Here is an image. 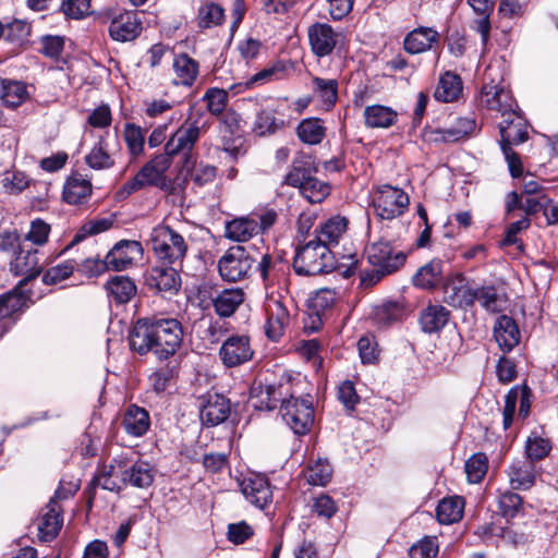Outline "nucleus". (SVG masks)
<instances>
[{
  "mask_svg": "<svg viewBox=\"0 0 558 558\" xmlns=\"http://www.w3.org/2000/svg\"><path fill=\"white\" fill-rule=\"evenodd\" d=\"M128 339L133 352L140 355L153 352L158 360L163 361L180 349L183 328L175 318H138L130 329Z\"/></svg>",
  "mask_w": 558,
  "mask_h": 558,
  "instance_id": "1",
  "label": "nucleus"
},
{
  "mask_svg": "<svg viewBox=\"0 0 558 558\" xmlns=\"http://www.w3.org/2000/svg\"><path fill=\"white\" fill-rule=\"evenodd\" d=\"M208 125V121L204 119L202 113L197 117H187L168 138L162 154L167 155L169 160L175 156H181V171H190L195 166L197 157L194 151L195 145L201 135L206 132Z\"/></svg>",
  "mask_w": 558,
  "mask_h": 558,
  "instance_id": "2",
  "label": "nucleus"
},
{
  "mask_svg": "<svg viewBox=\"0 0 558 558\" xmlns=\"http://www.w3.org/2000/svg\"><path fill=\"white\" fill-rule=\"evenodd\" d=\"M365 254L372 269H364L360 274V284L369 288L379 282L385 276L397 271L405 263V254L395 253L387 240H378L365 248Z\"/></svg>",
  "mask_w": 558,
  "mask_h": 558,
  "instance_id": "3",
  "label": "nucleus"
},
{
  "mask_svg": "<svg viewBox=\"0 0 558 558\" xmlns=\"http://www.w3.org/2000/svg\"><path fill=\"white\" fill-rule=\"evenodd\" d=\"M171 166V160L167 155L158 154L148 160L137 173L128 180L117 192L119 198L124 199L133 193L155 186L167 193H174V186L166 172Z\"/></svg>",
  "mask_w": 558,
  "mask_h": 558,
  "instance_id": "4",
  "label": "nucleus"
},
{
  "mask_svg": "<svg viewBox=\"0 0 558 558\" xmlns=\"http://www.w3.org/2000/svg\"><path fill=\"white\" fill-rule=\"evenodd\" d=\"M500 148L508 163L512 178H519L523 173V165L520 156L512 149L513 145H519L527 141V122L522 114L515 110L506 116L499 123Z\"/></svg>",
  "mask_w": 558,
  "mask_h": 558,
  "instance_id": "5",
  "label": "nucleus"
},
{
  "mask_svg": "<svg viewBox=\"0 0 558 558\" xmlns=\"http://www.w3.org/2000/svg\"><path fill=\"white\" fill-rule=\"evenodd\" d=\"M336 268L331 248L318 241L311 240L296 250L293 269L300 276H317L328 274Z\"/></svg>",
  "mask_w": 558,
  "mask_h": 558,
  "instance_id": "6",
  "label": "nucleus"
},
{
  "mask_svg": "<svg viewBox=\"0 0 558 558\" xmlns=\"http://www.w3.org/2000/svg\"><path fill=\"white\" fill-rule=\"evenodd\" d=\"M150 243L159 263L181 267L187 253V243L182 234L169 226L159 225L150 233Z\"/></svg>",
  "mask_w": 558,
  "mask_h": 558,
  "instance_id": "7",
  "label": "nucleus"
},
{
  "mask_svg": "<svg viewBox=\"0 0 558 558\" xmlns=\"http://www.w3.org/2000/svg\"><path fill=\"white\" fill-rule=\"evenodd\" d=\"M255 262V257L247 247L234 245L228 248L218 260V270L225 281L238 282L248 277Z\"/></svg>",
  "mask_w": 558,
  "mask_h": 558,
  "instance_id": "8",
  "label": "nucleus"
},
{
  "mask_svg": "<svg viewBox=\"0 0 558 558\" xmlns=\"http://www.w3.org/2000/svg\"><path fill=\"white\" fill-rule=\"evenodd\" d=\"M74 494L75 486H72L66 494H63V488L60 487L56 490L54 496L49 502L40 510L37 521L38 537L40 541L50 542L59 534L63 524L62 508L59 501L68 499Z\"/></svg>",
  "mask_w": 558,
  "mask_h": 558,
  "instance_id": "9",
  "label": "nucleus"
},
{
  "mask_svg": "<svg viewBox=\"0 0 558 558\" xmlns=\"http://www.w3.org/2000/svg\"><path fill=\"white\" fill-rule=\"evenodd\" d=\"M256 271L259 275L266 295H272L276 289L287 284L290 266L280 256L266 253L262 255L257 263Z\"/></svg>",
  "mask_w": 558,
  "mask_h": 558,
  "instance_id": "10",
  "label": "nucleus"
},
{
  "mask_svg": "<svg viewBox=\"0 0 558 558\" xmlns=\"http://www.w3.org/2000/svg\"><path fill=\"white\" fill-rule=\"evenodd\" d=\"M373 204L381 219L391 220L405 213L410 198L403 190L385 184L377 189Z\"/></svg>",
  "mask_w": 558,
  "mask_h": 558,
  "instance_id": "11",
  "label": "nucleus"
},
{
  "mask_svg": "<svg viewBox=\"0 0 558 558\" xmlns=\"http://www.w3.org/2000/svg\"><path fill=\"white\" fill-rule=\"evenodd\" d=\"M282 418L298 435H305L314 423V409L310 398H290L280 407Z\"/></svg>",
  "mask_w": 558,
  "mask_h": 558,
  "instance_id": "12",
  "label": "nucleus"
},
{
  "mask_svg": "<svg viewBox=\"0 0 558 558\" xmlns=\"http://www.w3.org/2000/svg\"><path fill=\"white\" fill-rule=\"evenodd\" d=\"M124 457H118L111 460L109 464L100 466L95 474L89 486L85 489L87 495V507L92 508L95 498V490L97 486L110 492H118L125 486L124 470Z\"/></svg>",
  "mask_w": 558,
  "mask_h": 558,
  "instance_id": "13",
  "label": "nucleus"
},
{
  "mask_svg": "<svg viewBox=\"0 0 558 558\" xmlns=\"http://www.w3.org/2000/svg\"><path fill=\"white\" fill-rule=\"evenodd\" d=\"M218 355L221 363L228 368L250 362L254 356L250 337L239 333L227 337L221 343Z\"/></svg>",
  "mask_w": 558,
  "mask_h": 558,
  "instance_id": "14",
  "label": "nucleus"
},
{
  "mask_svg": "<svg viewBox=\"0 0 558 558\" xmlns=\"http://www.w3.org/2000/svg\"><path fill=\"white\" fill-rule=\"evenodd\" d=\"M476 128V122L471 117L457 119L456 124L448 128H429L422 130V140L427 144L456 143L468 137Z\"/></svg>",
  "mask_w": 558,
  "mask_h": 558,
  "instance_id": "15",
  "label": "nucleus"
},
{
  "mask_svg": "<svg viewBox=\"0 0 558 558\" xmlns=\"http://www.w3.org/2000/svg\"><path fill=\"white\" fill-rule=\"evenodd\" d=\"M475 288L468 284L462 272H451L446 276L442 292L444 301L456 308L466 310L475 303Z\"/></svg>",
  "mask_w": 558,
  "mask_h": 558,
  "instance_id": "16",
  "label": "nucleus"
},
{
  "mask_svg": "<svg viewBox=\"0 0 558 558\" xmlns=\"http://www.w3.org/2000/svg\"><path fill=\"white\" fill-rule=\"evenodd\" d=\"M311 50L317 58L330 56L338 46L341 34L327 23L316 22L307 28Z\"/></svg>",
  "mask_w": 558,
  "mask_h": 558,
  "instance_id": "17",
  "label": "nucleus"
},
{
  "mask_svg": "<svg viewBox=\"0 0 558 558\" xmlns=\"http://www.w3.org/2000/svg\"><path fill=\"white\" fill-rule=\"evenodd\" d=\"M178 265H156L146 274L145 282L148 289L160 293L175 294L181 287Z\"/></svg>",
  "mask_w": 558,
  "mask_h": 558,
  "instance_id": "18",
  "label": "nucleus"
},
{
  "mask_svg": "<svg viewBox=\"0 0 558 558\" xmlns=\"http://www.w3.org/2000/svg\"><path fill=\"white\" fill-rule=\"evenodd\" d=\"M481 105L497 111L501 118L518 110V105L509 90L496 84H484L480 96Z\"/></svg>",
  "mask_w": 558,
  "mask_h": 558,
  "instance_id": "19",
  "label": "nucleus"
},
{
  "mask_svg": "<svg viewBox=\"0 0 558 558\" xmlns=\"http://www.w3.org/2000/svg\"><path fill=\"white\" fill-rule=\"evenodd\" d=\"M518 401L520 402L518 415L525 418L532 404V390L526 385L514 386L507 392L502 410L504 429L512 425Z\"/></svg>",
  "mask_w": 558,
  "mask_h": 558,
  "instance_id": "20",
  "label": "nucleus"
},
{
  "mask_svg": "<svg viewBox=\"0 0 558 558\" xmlns=\"http://www.w3.org/2000/svg\"><path fill=\"white\" fill-rule=\"evenodd\" d=\"M240 486L245 499L259 509L272 501V489L265 475L251 474L243 478Z\"/></svg>",
  "mask_w": 558,
  "mask_h": 558,
  "instance_id": "21",
  "label": "nucleus"
},
{
  "mask_svg": "<svg viewBox=\"0 0 558 558\" xmlns=\"http://www.w3.org/2000/svg\"><path fill=\"white\" fill-rule=\"evenodd\" d=\"M143 255V247L138 241L121 240L108 253L107 264L116 271L132 266Z\"/></svg>",
  "mask_w": 558,
  "mask_h": 558,
  "instance_id": "22",
  "label": "nucleus"
},
{
  "mask_svg": "<svg viewBox=\"0 0 558 558\" xmlns=\"http://www.w3.org/2000/svg\"><path fill=\"white\" fill-rule=\"evenodd\" d=\"M231 413V403L228 398L219 393H207L203 398L199 415L203 424L216 426L223 423Z\"/></svg>",
  "mask_w": 558,
  "mask_h": 558,
  "instance_id": "23",
  "label": "nucleus"
},
{
  "mask_svg": "<svg viewBox=\"0 0 558 558\" xmlns=\"http://www.w3.org/2000/svg\"><path fill=\"white\" fill-rule=\"evenodd\" d=\"M266 302L267 324L266 335L271 340H278L290 323V314L281 298L269 294Z\"/></svg>",
  "mask_w": 558,
  "mask_h": 558,
  "instance_id": "24",
  "label": "nucleus"
},
{
  "mask_svg": "<svg viewBox=\"0 0 558 558\" xmlns=\"http://www.w3.org/2000/svg\"><path fill=\"white\" fill-rule=\"evenodd\" d=\"M291 68L290 61L277 60L251 76L246 82L232 85L230 89L240 93L256 85L262 86L274 81L284 80L289 75Z\"/></svg>",
  "mask_w": 558,
  "mask_h": 558,
  "instance_id": "25",
  "label": "nucleus"
},
{
  "mask_svg": "<svg viewBox=\"0 0 558 558\" xmlns=\"http://www.w3.org/2000/svg\"><path fill=\"white\" fill-rule=\"evenodd\" d=\"M109 35L116 41H131L140 36L142 21L137 12L128 11L111 20Z\"/></svg>",
  "mask_w": 558,
  "mask_h": 558,
  "instance_id": "26",
  "label": "nucleus"
},
{
  "mask_svg": "<svg viewBox=\"0 0 558 558\" xmlns=\"http://www.w3.org/2000/svg\"><path fill=\"white\" fill-rule=\"evenodd\" d=\"M122 468H124L121 472L124 473L123 480H125V486L130 485L137 488H147L154 482L156 471L147 461L141 459L132 461L124 457Z\"/></svg>",
  "mask_w": 558,
  "mask_h": 558,
  "instance_id": "27",
  "label": "nucleus"
},
{
  "mask_svg": "<svg viewBox=\"0 0 558 558\" xmlns=\"http://www.w3.org/2000/svg\"><path fill=\"white\" fill-rule=\"evenodd\" d=\"M10 270L16 276L24 277L20 284L37 278L41 271L38 251L36 248L24 250L20 247L15 257L10 263Z\"/></svg>",
  "mask_w": 558,
  "mask_h": 558,
  "instance_id": "28",
  "label": "nucleus"
},
{
  "mask_svg": "<svg viewBox=\"0 0 558 558\" xmlns=\"http://www.w3.org/2000/svg\"><path fill=\"white\" fill-rule=\"evenodd\" d=\"M440 43V34L432 27H417L404 38V50L411 54L422 53L435 49Z\"/></svg>",
  "mask_w": 558,
  "mask_h": 558,
  "instance_id": "29",
  "label": "nucleus"
},
{
  "mask_svg": "<svg viewBox=\"0 0 558 558\" xmlns=\"http://www.w3.org/2000/svg\"><path fill=\"white\" fill-rule=\"evenodd\" d=\"M349 220L340 215L332 216L322 222L314 231L315 240L328 248L337 245L348 231Z\"/></svg>",
  "mask_w": 558,
  "mask_h": 558,
  "instance_id": "30",
  "label": "nucleus"
},
{
  "mask_svg": "<svg viewBox=\"0 0 558 558\" xmlns=\"http://www.w3.org/2000/svg\"><path fill=\"white\" fill-rule=\"evenodd\" d=\"M444 262L434 258L417 269L412 278L415 287L424 290H435L439 286L444 287L446 276H444Z\"/></svg>",
  "mask_w": 558,
  "mask_h": 558,
  "instance_id": "31",
  "label": "nucleus"
},
{
  "mask_svg": "<svg viewBox=\"0 0 558 558\" xmlns=\"http://www.w3.org/2000/svg\"><path fill=\"white\" fill-rule=\"evenodd\" d=\"M494 338L499 349L506 354L520 342V330L513 318L501 315L494 326Z\"/></svg>",
  "mask_w": 558,
  "mask_h": 558,
  "instance_id": "32",
  "label": "nucleus"
},
{
  "mask_svg": "<svg viewBox=\"0 0 558 558\" xmlns=\"http://www.w3.org/2000/svg\"><path fill=\"white\" fill-rule=\"evenodd\" d=\"M172 70L174 85L191 87L198 77L199 63L187 53L182 52L173 56Z\"/></svg>",
  "mask_w": 558,
  "mask_h": 558,
  "instance_id": "33",
  "label": "nucleus"
},
{
  "mask_svg": "<svg viewBox=\"0 0 558 558\" xmlns=\"http://www.w3.org/2000/svg\"><path fill=\"white\" fill-rule=\"evenodd\" d=\"M93 193L90 180L81 173L70 175L63 186V199L71 205H81L88 202Z\"/></svg>",
  "mask_w": 558,
  "mask_h": 558,
  "instance_id": "34",
  "label": "nucleus"
},
{
  "mask_svg": "<svg viewBox=\"0 0 558 558\" xmlns=\"http://www.w3.org/2000/svg\"><path fill=\"white\" fill-rule=\"evenodd\" d=\"M317 169L312 156L306 154H299L294 157L290 171L284 178V183L293 187H302L305 182L310 181Z\"/></svg>",
  "mask_w": 558,
  "mask_h": 558,
  "instance_id": "35",
  "label": "nucleus"
},
{
  "mask_svg": "<svg viewBox=\"0 0 558 558\" xmlns=\"http://www.w3.org/2000/svg\"><path fill=\"white\" fill-rule=\"evenodd\" d=\"M245 300V293L240 288L223 289L211 296L215 313L221 318L231 317Z\"/></svg>",
  "mask_w": 558,
  "mask_h": 558,
  "instance_id": "36",
  "label": "nucleus"
},
{
  "mask_svg": "<svg viewBox=\"0 0 558 558\" xmlns=\"http://www.w3.org/2000/svg\"><path fill=\"white\" fill-rule=\"evenodd\" d=\"M507 474L513 489L526 490L535 484L537 472L532 461L517 460L508 468Z\"/></svg>",
  "mask_w": 558,
  "mask_h": 558,
  "instance_id": "37",
  "label": "nucleus"
},
{
  "mask_svg": "<svg viewBox=\"0 0 558 558\" xmlns=\"http://www.w3.org/2000/svg\"><path fill=\"white\" fill-rule=\"evenodd\" d=\"M411 312V308L404 301H387L376 307L374 320L378 326L389 327L396 323L403 322Z\"/></svg>",
  "mask_w": 558,
  "mask_h": 558,
  "instance_id": "38",
  "label": "nucleus"
},
{
  "mask_svg": "<svg viewBox=\"0 0 558 558\" xmlns=\"http://www.w3.org/2000/svg\"><path fill=\"white\" fill-rule=\"evenodd\" d=\"M107 295L116 304L129 303L137 292L135 282L128 276L117 275L105 284Z\"/></svg>",
  "mask_w": 558,
  "mask_h": 558,
  "instance_id": "39",
  "label": "nucleus"
},
{
  "mask_svg": "<svg viewBox=\"0 0 558 558\" xmlns=\"http://www.w3.org/2000/svg\"><path fill=\"white\" fill-rule=\"evenodd\" d=\"M450 311L440 304H429L420 314V326L425 333L439 332L448 324Z\"/></svg>",
  "mask_w": 558,
  "mask_h": 558,
  "instance_id": "40",
  "label": "nucleus"
},
{
  "mask_svg": "<svg viewBox=\"0 0 558 558\" xmlns=\"http://www.w3.org/2000/svg\"><path fill=\"white\" fill-rule=\"evenodd\" d=\"M122 425L126 434L134 437L144 436L150 426L149 413L144 408L131 404L124 412Z\"/></svg>",
  "mask_w": 558,
  "mask_h": 558,
  "instance_id": "41",
  "label": "nucleus"
},
{
  "mask_svg": "<svg viewBox=\"0 0 558 558\" xmlns=\"http://www.w3.org/2000/svg\"><path fill=\"white\" fill-rule=\"evenodd\" d=\"M363 118L367 129H388L397 123L398 113L384 105H371L365 107Z\"/></svg>",
  "mask_w": 558,
  "mask_h": 558,
  "instance_id": "42",
  "label": "nucleus"
},
{
  "mask_svg": "<svg viewBox=\"0 0 558 558\" xmlns=\"http://www.w3.org/2000/svg\"><path fill=\"white\" fill-rule=\"evenodd\" d=\"M462 90L463 83L461 77L451 71H447L439 77L434 92V98L440 102H451L459 99Z\"/></svg>",
  "mask_w": 558,
  "mask_h": 558,
  "instance_id": "43",
  "label": "nucleus"
},
{
  "mask_svg": "<svg viewBox=\"0 0 558 558\" xmlns=\"http://www.w3.org/2000/svg\"><path fill=\"white\" fill-rule=\"evenodd\" d=\"M259 231L260 227L256 219L242 217L227 222L225 234L230 240L245 242L258 234Z\"/></svg>",
  "mask_w": 558,
  "mask_h": 558,
  "instance_id": "44",
  "label": "nucleus"
},
{
  "mask_svg": "<svg viewBox=\"0 0 558 558\" xmlns=\"http://www.w3.org/2000/svg\"><path fill=\"white\" fill-rule=\"evenodd\" d=\"M326 126L324 120L319 118L303 119L298 128V138L306 145H318L326 137Z\"/></svg>",
  "mask_w": 558,
  "mask_h": 558,
  "instance_id": "45",
  "label": "nucleus"
},
{
  "mask_svg": "<svg viewBox=\"0 0 558 558\" xmlns=\"http://www.w3.org/2000/svg\"><path fill=\"white\" fill-rule=\"evenodd\" d=\"M338 81L335 78H323L314 76L312 78V90L322 101L325 110H330L338 100Z\"/></svg>",
  "mask_w": 558,
  "mask_h": 558,
  "instance_id": "46",
  "label": "nucleus"
},
{
  "mask_svg": "<svg viewBox=\"0 0 558 558\" xmlns=\"http://www.w3.org/2000/svg\"><path fill=\"white\" fill-rule=\"evenodd\" d=\"M464 510V500L459 496L444 498L436 508V518L441 524L458 522Z\"/></svg>",
  "mask_w": 558,
  "mask_h": 558,
  "instance_id": "47",
  "label": "nucleus"
},
{
  "mask_svg": "<svg viewBox=\"0 0 558 558\" xmlns=\"http://www.w3.org/2000/svg\"><path fill=\"white\" fill-rule=\"evenodd\" d=\"M225 17V9L220 4L206 1L197 10L196 24L203 29L213 28L222 25Z\"/></svg>",
  "mask_w": 558,
  "mask_h": 558,
  "instance_id": "48",
  "label": "nucleus"
},
{
  "mask_svg": "<svg viewBox=\"0 0 558 558\" xmlns=\"http://www.w3.org/2000/svg\"><path fill=\"white\" fill-rule=\"evenodd\" d=\"M475 301L490 313H499L504 310L507 302L506 295L500 293L495 286H483L475 288Z\"/></svg>",
  "mask_w": 558,
  "mask_h": 558,
  "instance_id": "49",
  "label": "nucleus"
},
{
  "mask_svg": "<svg viewBox=\"0 0 558 558\" xmlns=\"http://www.w3.org/2000/svg\"><path fill=\"white\" fill-rule=\"evenodd\" d=\"M28 97L26 85L22 82L3 80L0 82V98L9 108H16Z\"/></svg>",
  "mask_w": 558,
  "mask_h": 558,
  "instance_id": "50",
  "label": "nucleus"
},
{
  "mask_svg": "<svg viewBox=\"0 0 558 558\" xmlns=\"http://www.w3.org/2000/svg\"><path fill=\"white\" fill-rule=\"evenodd\" d=\"M107 143L104 137L93 146L90 151L85 156L86 165L94 170H107L114 166V159L109 154Z\"/></svg>",
  "mask_w": 558,
  "mask_h": 558,
  "instance_id": "51",
  "label": "nucleus"
},
{
  "mask_svg": "<svg viewBox=\"0 0 558 558\" xmlns=\"http://www.w3.org/2000/svg\"><path fill=\"white\" fill-rule=\"evenodd\" d=\"M123 138L129 154L132 158H137L144 153L145 130L135 123L124 125Z\"/></svg>",
  "mask_w": 558,
  "mask_h": 558,
  "instance_id": "52",
  "label": "nucleus"
},
{
  "mask_svg": "<svg viewBox=\"0 0 558 558\" xmlns=\"http://www.w3.org/2000/svg\"><path fill=\"white\" fill-rule=\"evenodd\" d=\"M259 391L258 398L259 402L255 404L256 408L260 410L271 411L278 407L279 403L282 404V393L280 391V386L276 385H263L259 383L256 387H254V391Z\"/></svg>",
  "mask_w": 558,
  "mask_h": 558,
  "instance_id": "53",
  "label": "nucleus"
},
{
  "mask_svg": "<svg viewBox=\"0 0 558 558\" xmlns=\"http://www.w3.org/2000/svg\"><path fill=\"white\" fill-rule=\"evenodd\" d=\"M26 307V298L22 293L9 292L0 296V322L12 318Z\"/></svg>",
  "mask_w": 558,
  "mask_h": 558,
  "instance_id": "54",
  "label": "nucleus"
},
{
  "mask_svg": "<svg viewBox=\"0 0 558 558\" xmlns=\"http://www.w3.org/2000/svg\"><path fill=\"white\" fill-rule=\"evenodd\" d=\"M299 190L310 203L316 204L322 203L330 194L331 187L314 175Z\"/></svg>",
  "mask_w": 558,
  "mask_h": 558,
  "instance_id": "55",
  "label": "nucleus"
},
{
  "mask_svg": "<svg viewBox=\"0 0 558 558\" xmlns=\"http://www.w3.org/2000/svg\"><path fill=\"white\" fill-rule=\"evenodd\" d=\"M464 469L470 483H480L488 470L487 456L483 452L474 453L466 460Z\"/></svg>",
  "mask_w": 558,
  "mask_h": 558,
  "instance_id": "56",
  "label": "nucleus"
},
{
  "mask_svg": "<svg viewBox=\"0 0 558 558\" xmlns=\"http://www.w3.org/2000/svg\"><path fill=\"white\" fill-rule=\"evenodd\" d=\"M332 466L327 460L318 459L305 472L306 481L312 485L325 486L331 478Z\"/></svg>",
  "mask_w": 558,
  "mask_h": 558,
  "instance_id": "57",
  "label": "nucleus"
},
{
  "mask_svg": "<svg viewBox=\"0 0 558 558\" xmlns=\"http://www.w3.org/2000/svg\"><path fill=\"white\" fill-rule=\"evenodd\" d=\"M283 126V121L275 117L272 109H262L257 112L254 131L258 135L272 134Z\"/></svg>",
  "mask_w": 558,
  "mask_h": 558,
  "instance_id": "58",
  "label": "nucleus"
},
{
  "mask_svg": "<svg viewBox=\"0 0 558 558\" xmlns=\"http://www.w3.org/2000/svg\"><path fill=\"white\" fill-rule=\"evenodd\" d=\"M76 265L77 262L69 259L49 267L43 275V282L45 284H56L68 279L74 272Z\"/></svg>",
  "mask_w": 558,
  "mask_h": 558,
  "instance_id": "59",
  "label": "nucleus"
},
{
  "mask_svg": "<svg viewBox=\"0 0 558 558\" xmlns=\"http://www.w3.org/2000/svg\"><path fill=\"white\" fill-rule=\"evenodd\" d=\"M111 226L112 222L108 219H98L86 222L82 226L72 241L62 250L61 253L69 251L71 247L83 241L88 235H95L107 231Z\"/></svg>",
  "mask_w": 558,
  "mask_h": 558,
  "instance_id": "60",
  "label": "nucleus"
},
{
  "mask_svg": "<svg viewBox=\"0 0 558 558\" xmlns=\"http://www.w3.org/2000/svg\"><path fill=\"white\" fill-rule=\"evenodd\" d=\"M498 508L502 517L514 518L522 511L523 499L517 493L510 490L504 492L499 495Z\"/></svg>",
  "mask_w": 558,
  "mask_h": 558,
  "instance_id": "61",
  "label": "nucleus"
},
{
  "mask_svg": "<svg viewBox=\"0 0 558 558\" xmlns=\"http://www.w3.org/2000/svg\"><path fill=\"white\" fill-rule=\"evenodd\" d=\"M3 189L10 194H20L29 185L28 177L20 171H7L1 180Z\"/></svg>",
  "mask_w": 558,
  "mask_h": 558,
  "instance_id": "62",
  "label": "nucleus"
},
{
  "mask_svg": "<svg viewBox=\"0 0 558 558\" xmlns=\"http://www.w3.org/2000/svg\"><path fill=\"white\" fill-rule=\"evenodd\" d=\"M204 100L206 101L207 109L214 116L221 114L228 104V93L225 89L220 88H208L204 95Z\"/></svg>",
  "mask_w": 558,
  "mask_h": 558,
  "instance_id": "63",
  "label": "nucleus"
},
{
  "mask_svg": "<svg viewBox=\"0 0 558 558\" xmlns=\"http://www.w3.org/2000/svg\"><path fill=\"white\" fill-rule=\"evenodd\" d=\"M438 542L434 536H426L412 545L409 550L410 558H436Z\"/></svg>",
  "mask_w": 558,
  "mask_h": 558,
  "instance_id": "64",
  "label": "nucleus"
}]
</instances>
